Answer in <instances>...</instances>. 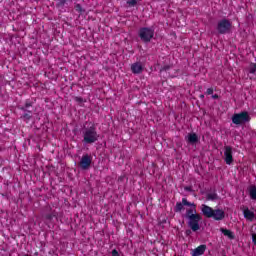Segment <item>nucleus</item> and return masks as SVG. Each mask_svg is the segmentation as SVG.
Instances as JSON below:
<instances>
[{"mask_svg":"<svg viewBox=\"0 0 256 256\" xmlns=\"http://www.w3.org/2000/svg\"><path fill=\"white\" fill-rule=\"evenodd\" d=\"M82 143L85 145H93L99 141V132H97V126L93 122H85L82 127Z\"/></svg>","mask_w":256,"mask_h":256,"instance_id":"obj_1","label":"nucleus"},{"mask_svg":"<svg viewBox=\"0 0 256 256\" xmlns=\"http://www.w3.org/2000/svg\"><path fill=\"white\" fill-rule=\"evenodd\" d=\"M185 217L188 220V227L191 229V231L196 233V231H199V229H201L199 223H201V221L203 220V216L197 213V207L187 209Z\"/></svg>","mask_w":256,"mask_h":256,"instance_id":"obj_2","label":"nucleus"},{"mask_svg":"<svg viewBox=\"0 0 256 256\" xmlns=\"http://www.w3.org/2000/svg\"><path fill=\"white\" fill-rule=\"evenodd\" d=\"M201 213L206 219H213L214 221H223L225 219V210L221 208L213 209L207 204L201 205Z\"/></svg>","mask_w":256,"mask_h":256,"instance_id":"obj_3","label":"nucleus"},{"mask_svg":"<svg viewBox=\"0 0 256 256\" xmlns=\"http://www.w3.org/2000/svg\"><path fill=\"white\" fill-rule=\"evenodd\" d=\"M233 29V22L227 18H223L217 21L215 30L218 35H229Z\"/></svg>","mask_w":256,"mask_h":256,"instance_id":"obj_4","label":"nucleus"},{"mask_svg":"<svg viewBox=\"0 0 256 256\" xmlns=\"http://www.w3.org/2000/svg\"><path fill=\"white\" fill-rule=\"evenodd\" d=\"M138 36L140 37L142 43H151V40L153 37H155V28L142 27L138 31Z\"/></svg>","mask_w":256,"mask_h":256,"instance_id":"obj_5","label":"nucleus"},{"mask_svg":"<svg viewBox=\"0 0 256 256\" xmlns=\"http://www.w3.org/2000/svg\"><path fill=\"white\" fill-rule=\"evenodd\" d=\"M249 121H251V116H249V112L247 111L236 113L232 116V123L234 125H243L249 123Z\"/></svg>","mask_w":256,"mask_h":256,"instance_id":"obj_6","label":"nucleus"},{"mask_svg":"<svg viewBox=\"0 0 256 256\" xmlns=\"http://www.w3.org/2000/svg\"><path fill=\"white\" fill-rule=\"evenodd\" d=\"M185 207L196 208L197 205H195V203H191V202L187 201V198H182V202L176 203V205L174 207V211H175V213H181V211H185Z\"/></svg>","mask_w":256,"mask_h":256,"instance_id":"obj_7","label":"nucleus"},{"mask_svg":"<svg viewBox=\"0 0 256 256\" xmlns=\"http://www.w3.org/2000/svg\"><path fill=\"white\" fill-rule=\"evenodd\" d=\"M91 163H93V157L89 154H84L78 165L83 169V171H87V169L91 167Z\"/></svg>","mask_w":256,"mask_h":256,"instance_id":"obj_8","label":"nucleus"},{"mask_svg":"<svg viewBox=\"0 0 256 256\" xmlns=\"http://www.w3.org/2000/svg\"><path fill=\"white\" fill-rule=\"evenodd\" d=\"M224 161L226 165H231L233 163V147H224Z\"/></svg>","mask_w":256,"mask_h":256,"instance_id":"obj_9","label":"nucleus"},{"mask_svg":"<svg viewBox=\"0 0 256 256\" xmlns=\"http://www.w3.org/2000/svg\"><path fill=\"white\" fill-rule=\"evenodd\" d=\"M205 251H207V245L202 244V245L196 247L195 249H193L192 252H191V255L192 256L205 255Z\"/></svg>","mask_w":256,"mask_h":256,"instance_id":"obj_10","label":"nucleus"},{"mask_svg":"<svg viewBox=\"0 0 256 256\" xmlns=\"http://www.w3.org/2000/svg\"><path fill=\"white\" fill-rule=\"evenodd\" d=\"M131 71L134 75H139L140 73H143V65L140 62H136L131 65Z\"/></svg>","mask_w":256,"mask_h":256,"instance_id":"obj_11","label":"nucleus"},{"mask_svg":"<svg viewBox=\"0 0 256 256\" xmlns=\"http://www.w3.org/2000/svg\"><path fill=\"white\" fill-rule=\"evenodd\" d=\"M186 141L190 145H195L196 143H199V136H197L196 133H189L186 137Z\"/></svg>","mask_w":256,"mask_h":256,"instance_id":"obj_12","label":"nucleus"},{"mask_svg":"<svg viewBox=\"0 0 256 256\" xmlns=\"http://www.w3.org/2000/svg\"><path fill=\"white\" fill-rule=\"evenodd\" d=\"M220 232L224 235V237H228L230 241L235 239V233L227 228H220Z\"/></svg>","mask_w":256,"mask_h":256,"instance_id":"obj_13","label":"nucleus"},{"mask_svg":"<svg viewBox=\"0 0 256 256\" xmlns=\"http://www.w3.org/2000/svg\"><path fill=\"white\" fill-rule=\"evenodd\" d=\"M243 215H244L245 219H247V221H253V219H255V212L249 210V208H246L243 211Z\"/></svg>","mask_w":256,"mask_h":256,"instance_id":"obj_14","label":"nucleus"},{"mask_svg":"<svg viewBox=\"0 0 256 256\" xmlns=\"http://www.w3.org/2000/svg\"><path fill=\"white\" fill-rule=\"evenodd\" d=\"M249 197L252 199V201H256V186L251 185L249 187Z\"/></svg>","mask_w":256,"mask_h":256,"instance_id":"obj_15","label":"nucleus"},{"mask_svg":"<svg viewBox=\"0 0 256 256\" xmlns=\"http://www.w3.org/2000/svg\"><path fill=\"white\" fill-rule=\"evenodd\" d=\"M55 218H57V211H55V210L44 215V219H46V221H53V219H55Z\"/></svg>","mask_w":256,"mask_h":256,"instance_id":"obj_16","label":"nucleus"},{"mask_svg":"<svg viewBox=\"0 0 256 256\" xmlns=\"http://www.w3.org/2000/svg\"><path fill=\"white\" fill-rule=\"evenodd\" d=\"M29 107H33V102L31 100H26L24 106H19L20 111H29Z\"/></svg>","mask_w":256,"mask_h":256,"instance_id":"obj_17","label":"nucleus"},{"mask_svg":"<svg viewBox=\"0 0 256 256\" xmlns=\"http://www.w3.org/2000/svg\"><path fill=\"white\" fill-rule=\"evenodd\" d=\"M25 113L22 115V119L24 121H31V118L33 117V112L30 110L24 111Z\"/></svg>","mask_w":256,"mask_h":256,"instance_id":"obj_18","label":"nucleus"},{"mask_svg":"<svg viewBox=\"0 0 256 256\" xmlns=\"http://www.w3.org/2000/svg\"><path fill=\"white\" fill-rule=\"evenodd\" d=\"M217 199H219V195H217V193H208L206 195V201H217Z\"/></svg>","mask_w":256,"mask_h":256,"instance_id":"obj_19","label":"nucleus"},{"mask_svg":"<svg viewBox=\"0 0 256 256\" xmlns=\"http://www.w3.org/2000/svg\"><path fill=\"white\" fill-rule=\"evenodd\" d=\"M67 3V0H58L56 3V8L57 9H63Z\"/></svg>","mask_w":256,"mask_h":256,"instance_id":"obj_20","label":"nucleus"},{"mask_svg":"<svg viewBox=\"0 0 256 256\" xmlns=\"http://www.w3.org/2000/svg\"><path fill=\"white\" fill-rule=\"evenodd\" d=\"M249 73L251 75H256V63H250V66H249Z\"/></svg>","mask_w":256,"mask_h":256,"instance_id":"obj_21","label":"nucleus"},{"mask_svg":"<svg viewBox=\"0 0 256 256\" xmlns=\"http://www.w3.org/2000/svg\"><path fill=\"white\" fill-rule=\"evenodd\" d=\"M74 101H76V103H78L79 105H81L82 103H87V100H85V99H83V97H79V96L74 97Z\"/></svg>","mask_w":256,"mask_h":256,"instance_id":"obj_22","label":"nucleus"},{"mask_svg":"<svg viewBox=\"0 0 256 256\" xmlns=\"http://www.w3.org/2000/svg\"><path fill=\"white\" fill-rule=\"evenodd\" d=\"M126 3L129 7H135V5H137V0H128Z\"/></svg>","mask_w":256,"mask_h":256,"instance_id":"obj_23","label":"nucleus"},{"mask_svg":"<svg viewBox=\"0 0 256 256\" xmlns=\"http://www.w3.org/2000/svg\"><path fill=\"white\" fill-rule=\"evenodd\" d=\"M171 65H164L161 69L160 72L163 73V71H169V69H171Z\"/></svg>","mask_w":256,"mask_h":256,"instance_id":"obj_24","label":"nucleus"},{"mask_svg":"<svg viewBox=\"0 0 256 256\" xmlns=\"http://www.w3.org/2000/svg\"><path fill=\"white\" fill-rule=\"evenodd\" d=\"M75 9H76V11H78V13H82L83 12V7H81V4H76L75 5Z\"/></svg>","mask_w":256,"mask_h":256,"instance_id":"obj_25","label":"nucleus"},{"mask_svg":"<svg viewBox=\"0 0 256 256\" xmlns=\"http://www.w3.org/2000/svg\"><path fill=\"white\" fill-rule=\"evenodd\" d=\"M213 93H214V89L213 88H208L206 90V95H213Z\"/></svg>","mask_w":256,"mask_h":256,"instance_id":"obj_26","label":"nucleus"},{"mask_svg":"<svg viewBox=\"0 0 256 256\" xmlns=\"http://www.w3.org/2000/svg\"><path fill=\"white\" fill-rule=\"evenodd\" d=\"M112 256H119V251L117 249L112 250Z\"/></svg>","mask_w":256,"mask_h":256,"instance_id":"obj_27","label":"nucleus"},{"mask_svg":"<svg viewBox=\"0 0 256 256\" xmlns=\"http://www.w3.org/2000/svg\"><path fill=\"white\" fill-rule=\"evenodd\" d=\"M252 242L256 245V234H252Z\"/></svg>","mask_w":256,"mask_h":256,"instance_id":"obj_28","label":"nucleus"},{"mask_svg":"<svg viewBox=\"0 0 256 256\" xmlns=\"http://www.w3.org/2000/svg\"><path fill=\"white\" fill-rule=\"evenodd\" d=\"M184 189H185L186 191H189V192L193 191V189L191 188V186H186Z\"/></svg>","mask_w":256,"mask_h":256,"instance_id":"obj_29","label":"nucleus"},{"mask_svg":"<svg viewBox=\"0 0 256 256\" xmlns=\"http://www.w3.org/2000/svg\"><path fill=\"white\" fill-rule=\"evenodd\" d=\"M212 99H219V94L212 95Z\"/></svg>","mask_w":256,"mask_h":256,"instance_id":"obj_30","label":"nucleus"},{"mask_svg":"<svg viewBox=\"0 0 256 256\" xmlns=\"http://www.w3.org/2000/svg\"><path fill=\"white\" fill-rule=\"evenodd\" d=\"M186 235H191V230H186Z\"/></svg>","mask_w":256,"mask_h":256,"instance_id":"obj_31","label":"nucleus"},{"mask_svg":"<svg viewBox=\"0 0 256 256\" xmlns=\"http://www.w3.org/2000/svg\"><path fill=\"white\" fill-rule=\"evenodd\" d=\"M199 98H200V99H205V95L201 94V95L199 96Z\"/></svg>","mask_w":256,"mask_h":256,"instance_id":"obj_32","label":"nucleus"}]
</instances>
